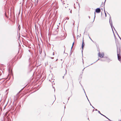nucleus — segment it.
I'll use <instances>...</instances> for the list:
<instances>
[{
	"mask_svg": "<svg viewBox=\"0 0 121 121\" xmlns=\"http://www.w3.org/2000/svg\"><path fill=\"white\" fill-rule=\"evenodd\" d=\"M109 23H110L111 26L112 28L113 31V32L114 33L113 30L112 29V20L111 19V17H109Z\"/></svg>",
	"mask_w": 121,
	"mask_h": 121,
	"instance_id": "nucleus-1",
	"label": "nucleus"
},
{
	"mask_svg": "<svg viewBox=\"0 0 121 121\" xmlns=\"http://www.w3.org/2000/svg\"><path fill=\"white\" fill-rule=\"evenodd\" d=\"M98 55L101 58H102L104 56V53H102L100 54V52H99V53L98 54Z\"/></svg>",
	"mask_w": 121,
	"mask_h": 121,
	"instance_id": "nucleus-2",
	"label": "nucleus"
},
{
	"mask_svg": "<svg viewBox=\"0 0 121 121\" xmlns=\"http://www.w3.org/2000/svg\"><path fill=\"white\" fill-rule=\"evenodd\" d=\"M117 55L118 60L121 62V56L120 55H119V54H118L117 53Z\"/></svg>",
	"mask_w": 121,
	"mask_h": 121,
	"instance_id": "nucleus-3",
	"label": "nucleus"
},
{
	"mask_svg": "<svg viewBox=\"0 0 121 121\" xmlns=\"http://www.w3.org/2000/svg\"><path fill=\"white\" fill-rule=\"evenodd\" d=\"M100 12V9L99 8H97L96 9V12L98 13H99Z\"/></svg>",
	"mask_w": 121,
	"mask_h": 121,
	"instance_id": "nucleus-4",
	"label": "nucleus"
},
{
	"mask_svg": "<svg viewBox=\"0 0 121 121\" xmlns=\"http://www.w3.org/2000/svg\"><path fill=\"white\" fill-rule=\"evenodd\" d=\"M84 45H85V44H84V43L83 40V41H82V52L83 50V47L84 46Z\"/></svg>",
	"mask_w": 121,
	"mask_h": 121,
	"instance_id": "nucleus-5",
	"label": "nucleus"
},
{
	"mask_svg": "<svg viewBox=\"0 0 121 121\" xmlns=\"http://www.w3.org/2000/svg\"><path fill=\"white\" fill-rule=\"evenodd\" d=\"M61 0L63 3V5H64L65 4L64 2H65V0Z\"/></svg>",
	"mask_w": 121,
	"mask_h": 121,
	"instance_id": "nucleus-6",
	"label": "nucleus"
},
{
	"mask_svg": "<svg viewBox=\"0 0 121 121\" xmlns=\"http://www.w3.org/2000/svg\"><path fill=\"white\" fill-rule=\"evenodd\" d=\"M98 111V112L101 115H102L103 116H104L105 117H106L104 115H103V114H102L99 111Z\"/></svg>",
	"mask_w": 121,
	"mask_h": 121,
	"instance_id": "nucleus-7",
	"label": "nucleus"
},
{
	"mask_svg": "<svg viewBox=\"0 0 121 121\" xmlns=\"http://www.w3.org/2000/svg\"><path fill=\"white\" fill-rule=\"evenodd\" d=\"M65 50L64 52V53L66 54V56H67L68 55V54L67 53H65Z\"/></svg>",
	"mask_w": 121,
	"mask_h": 121,
	"instance_id": "nucleus-8",
	"label": "nucleus"
},
{
	"mask_svg": "<svg viewBox=\"0 0 121 121\" xmlns=\"http://www.w3.org/2000/svg\"><path fill=\"white\" fill-rule=\"evenodd\" d=\"M108 61H109H109H111V60H110L109 59V58H108Z\"/></svg>",
	"mask_w": 121,
	"mask_h": 121,
	"instance_id": "nucleus-9",
	"label": "nucleus"
},
{
	"mask_svg": "<svg viewBox=\"0 0 121 121\" xmlns=\"http://www.w3.org/2000/svg\"><path fill=\"white\" fill-rule=\"evenodd\" d=\"M81 86H82V88H83V86H82V85H81ZM83 90L84 91V92L85 93V94H86H86L85 92V90H84V88H83Z\"/></svg>",
	"mask_w": 121,
	"mask_h": 121,
	"instance_id": "nucleus-10",
	"label": "nucleus"
},
{
	"mask_svg": "<svg viewBox=\"0 0 121 121\" xmlns=\"http://www.w3.org/2000/svg\"><path fill=\"white\" fill-rule=\"evenodd\" d=\"M74 42H73V44H72V47H71V49H72V47H73V45H74Z\"/></svg>",
	"mask_w": 121,
	"mask_h": 121,
	"instance_id": "nucleus-11",
	"label": "nucleus"
},
{
	"mask_svg": "<svg viewBox=\"0 0 121 121\" xmlns=\"http://www.w3.org/2000/svg\"><path fill=\"white\" fill-rule=\"evenodd\" d=\"M95 17H94V20H93V22L94 21V19H95Z\"/></svg>",
	"mask_w": 121,
	"mask_h": 121,
	"instance_id": "nucleus-12",
	"label": "nucleus"
},
{
	"mask_svg": "<svg viewBox=\"0 0 121 121\" xmlns=\"http://www.w3.org/2000/svg\"><path fill=\"white\" fill-rule=\"evenodd\" d=\"M69 19V18L68 17H66L65 19L66 20H68Z\"/></svg>",
	"mask_w": 121,
	"mask_h": 121,
	"instance_id": "nucleus-13",
	"label": "nucleus"
},
{
	"mask_svg": "<svg viewBox=\"0 0 121 121\" xmlns=\"http://www.w3.org/2000/svg\"><path fill=\"white\" fill-rule=\"evenodd\" d=\"M104 12H105L104 10ZM105 17H106L107 16L106 14V13H105Z\"/></svg>",
	"mask_w": 121,
	"mask_h": 121,
	"instance_id": "nucleus-14",
	"label": "nucleus"
},
{
	"mask_svg": "<svg viewBox=\"0 0 121 121\" xmlns=\"http://www.w3.org/2000/svg\"><path fill=\"white\" fill-rule=\"evenodd\" d=\"M106 118H107L108 119L109 121H112L111 120H110V119H109L107 117H106Z\"/></svg>",
	"mask_w": 121,
	"mask_h": 121,
	"instance_id": "nucleus-15",
	"label": "nucleus"
},
{
	"mask_svg": "<svg viewBox=\"0 0 121 121\" xmlns=\"http://www.w3.org/2000/svg\"><path fill=\"white\" fill-rule=\"evenodd\" d=\"M89 38H90V39L92 41H93L90 38V37L89 36Z\"/></svg>",
	"mask_w": 121,
	"mask_h": 121,
	"instance_id": "nucleus-16",
	"label": "nucleus"
},
{
	"mask_svg": "<svg viewBox=\"0 0 121 121\" xmlns=\"http://www.w3.org/2000/svg\"><path fill=\"white\" fill-rule=\"evenodd\" d=\"M99 60V59H98V60H97L95 62H94V63H95V62H97L98 60Z\"/></svg>",
	"mask_w": 121,
	"mask_h": 121,
	"instance_id": "nucleus-17",
	"label": "nucleus"
},
{
	"mask_svg": "<svg viewBox=\"0 0 121 121\" xmlns=\"http://www.w3.org/2000/svg\"><path fill=\"white\" fill-rule=\"evenodd\" d=\"M66 72H67V71L66 70V73H65V74H64V76L66 74Z\"/></svg>",
	"mask_w": 121,
	"mask_h": 121,
	"instance_id": "nucleus-18",
	"label": "nucleus"
},
{
	"mask_svg": "<svg viewBox=\"0 0 121 121\" xmlns=\"http://www.w3.org/2000/svg\"><path fill=\"white\" fill-rule=\"evenodd\" d=\"M118 35L119 37V38H120V39L121 40V38L119 36V35Z\"/></svg>",
	"mask_w": 121,
	"mask_h": 121,
	"instance_id": "nucleus-19",
	"label": "nucleus"
},
{
	"mask_svg": "<svg viewBox=\"0 0 121 121\" xmlns=\"http://www.w3.org/2000/svg\"><path fill=\"white\" fill-rule=\"evenodd\" d=\"M51 58L52 59H53L54 58L53 57H51Z\"/></svg>",
	"mask_w": 121,
	"mask_h": 121,
	"instance_id": "nucleus-20",
	"label": "nucleus"
},
{
	"mask_svg": "<svg viewBox=\"0 0 121 121\" xmlns=\"http://www.w3.org/2000/svg\"><path fill=\"white\" fill-rule=\"evenodd\" d=\"M70 13H72V10H71L70 11Z\"/></svg>",
	"mask_w": 121,
	"mask_h": 121,
	"instance_id": "nucleus-21",
	"label": "nucleus"
},
{
	"mask_svg": "<svg viewBox=\"0 0 121 121\" xmlns=\"http://www.w3.org/2000/svg\"><path fill=\"white\" fill-rule=\"evenodd\" d=\"M52 76V75H50L49 77H50V76Z\"/></svg>",
	"mask_w": 121,
	"mask_h": 121,
	"instance_id": "nucleus-22",
	"label": "nucleus"
},
{
	"mask_svg": "<svg viewBox=\"0 0 121 121\" xmlns=\"http://www.w3.org/2000/svg\"><path fill=\"white\" fill-rule=\"evenodd\" d=\"M53 55H54V52H53Z\"/></svg>",
	"mask_w": 121,
	"mask_h": 121,
	"instance_id": "nucleus-23",
	"label": "nucleus"
},
{
	"mask_svg": "<svg viewBox=\"0 0 121 121\" xmlns=\"http://www.w3.org/2000/svg\"><path fill=\"white\" fill-rule=\"evenodd\" d=\"M92 106L93 108H94V109H95L94 107Z\"/></svg>",
	"mask_w": 121,
	"mask_h": 121,
	"instance_id": "nucleus-24",
	"label": "nucleus"
},
{
	"mask_svg": "<svg viewBox=\"0 0 121 121\" xmlns=\"http://www.w3.org/2000/svg\"><path fill=\"white\" fill-rule=\"evenodd\" d=\"M86 97H87V96H86ZM87 98V99H88V101H89V102L90 103V101H89V100H88V98Z\"/></svg>",
	"mask_w": 121,
	"mask_h": 121,
	"instance_id": "nucleus-25",
	"label": "nucleus"
},
{
	"mask_svg": "<svg viewBox=\"0 0 121 121\" xmlns=\"http://www.w3.org/2000/svg\"><path fill=\"white\" fill-rule=\"evenodd\" d=\"M106 0H105V1L104 3V5H105V1H106Z\"/></svg>",
	"mask_w": 121,
	"mask_h": 121,
	"instance_id": "nucleus-26",
	"label": "nucleus"
},
{
	"mask_svg": "<svg viewBox=\"0 0 121 121\" xmlns=\"http://www.w3.org/2000/svg\"><path fill=\"white\" fill-rule=\"evenodd\" d=\"M64 76H63V79H64Z\"/></svg>",
	"mask_w": 121,
	"mask_h": 121,
	"instance_id": "nucleus-27",
	"label": "nucleus"
},
{
	"mask_svg": "<svg viewBox=\"0 0 121 121\" xmlns=\"http://www.w3.org/2000/svg\"><path fill=\"white\" fill-rule=\"evenodd\" d=\"M88 17L89 18V19H90V17L89 16H88Z\"/></svg>",
	"mask_w": 121,
	"mask_h": 121,
	"instance_id": "nucleus-28",
	"label": "nucleus"
},
{
	"mask_svg": "<svg viewBox=\"0 0 121 121\" xmlns=\"http://www.w3.org/2000/svg\"><path fill=\"white\" fill-rule=\"evenodd\" d=\"M95 110L96 111H97V109H95Z\"/></svg>",
	"mask_w": 121,
	"mask_h": 121,
	"instance_id": "nucleus-29",
	"label": "nucleus"
},
{
	"mask_svg": "<svg viewBox=\"0 0 121 121\" xmlns=\"http://www.w3.org/2000/svg\"><path fill=\"white\" fill-rule=\"evenodd\" d=\"M82 60H83V59H82ZM83 64H84V62L83 61Z\"/></svg>",
	"mask_w": 121,
	"mask_h": 121,
	"instance_id": "nucleus-30",
	"label": "nucleus"
},
{
	"mask_svg": "<svg viewBox=\"0 0 121 121\" xmlns=\"http://www.w3.org/2000/svg\"><path fill=\"white\" fill-rule=\"evenodd\" d=\"M113 28H114V30H115V28H114V27L113 26Z\"/></svg>",
	"mask_w": 121,
	"mask_h": 121,
	"instance_id": "nucleus-31",
	"label": "nucleus"
},
{
	"mask_svg": "<svg viewBox=\"0 0 121 121\" xmlns=\"http://www.w3.org/2000/svg\"><path fill=\"white\" fill-rule=\"evenodd\" d=\"M93 64V63H92V64H91L90 65H92V64Z\"/></svg>",
	"mask_w": 121,
	"mask_h": 121,
	"instance_id": "nucleus-32",
	"label": "nucleus"
},
{
	"mask_svg": "<svg viewBox=\"0 0 121 121\" xmlns=\"http://www.w3.org/2000/svg\"><path fill=\"white\" fill-rule=\"evenodd\" d=\"M90 104L91 105V106H92L90 103Z\"/></svg>",
	"mask_w": 121,
	"mask_h": 121,
	"instance_id": "nucleus-33",
	"label": "nucleus"
},
{
	"mask_svg": "<svg viewBox=\"0 0 121 121\" xmlns=\"http://www.w3.org/2000/svg\"><path fill=\"white\" fill-rule=\"evenodd\" d=\"M94 110V109H93V112Z\"/></svg>",
	"mask_w": 121,
	"mask_h": 121,
	"instance_id": "nucleus-34",
	"label": "nucleus"
},
{
	"mask_svg": "<svg viewBox=\"0 0 121 121\" xmlns=\"http://www.w3.org/2000/svg\"><path fill=\"white\" fill-rule=\"evenodd\" d=\"M54 91H55V88L54 87Z\"/></svg>",
	"mask_w": 121,
	"mask_h": 121,
	"instance_id": "nucleus-35",
	"label": "nucleus"
},
{
	"mask_svg": "<svg viewBox=\"0 0 121 121\" xmlns=\"http://www.w3.org/2000/svg\"><path fill=\"white\" fill-rule=\"evenodd\" d=\"M57 59L56 60V61H57Z\"/></svg>",
	"mask_w": 121,
	"mask_h": 121,
	"instance_id": "nucleus-36",
	"label": "nucleus"
},
{
	"mask_svg": "<svg viewBox=\"0 0 121 121\" xmlns=\"http://www.w3.org/2000/svg\"><path fill=\"white\" fill-rule=\"evenodd\" d=\"M65 108V107H64V108Z\"/></svg>",
	"mask_w": 121,
	"mask_h": 121,
	"instance_id": "nucleus-37",
	"label": "nucleus"
},
{
	"mask_svg": "<svg viewBox=\"0 0 121 121\" xmlns=\"http://www.w3.org/2000/svg\"><path fill=\"white\" fill-rule=\"evenodd\" d=\"M69 98L68 99V100H69Z\"/></svg>",
	"mask_w": 121,
	"mask_h": 121,
	"instance_id": "nucleus-38",
	"label": "nucleus"
},
{
	"mask_svg": "<svg viewBox=\"0 0 121 121\" xmlns=\"http://www.w3.org/2000/svg\"><path fill=\"white\" fill-rule=\"evenodd\" d=\"M64 48H65V46H64Z\"/></svg>",
	"mask_w": 121,
	"mask_h": 121,
	"instance_id": "nucleus-39",
	"label": "nucleus"
},
{
	"mask_svg": "<svg viewBox=\"0 0 121 121\" xmlns=\"http://www.w3.org/2000/svg\"><path fill=\"white\" fill-rule=\"evenodd\" d=\"M71 54H70V55H71Z\"/></svg>",
	"mask_w": 121,
	"mask_h": 121,
	"instance_id": "nucleus-40",
	"label": "nucleus"
},
{
	"mask_svg": "<svg viewBox=\"0 0 121 121\" xmlns=\"http://www.w3.org/2000/svg\"><path fill=\"white\" fill-rule=\"evenodd\" d=\"M87 67H88V66H87Z\"/></svg>",
	"mask_w": 121,
	"mask_h": 121,
	"instance_id": "nucleus-41",
	"label": "nucleus"
}]
</instances>
